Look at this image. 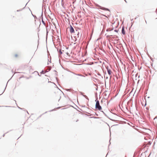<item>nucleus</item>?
Wrapping results in <instances>:
<instances>
[{
  "label": "nucleus",
  "mask_w": 157,
  "mask_h": 157,
  "mask_svg": "<svg viewBox=\"0 0 157 157\" xmlns=\"http://www.w3.org/2000/svg\"><path fill=\"white\" fill-rule=\"evenodd\" d=\"M6 86H7V85H6V87H5V89H4V91H3V92H2V93L1 94H2L3 93V92H4V91H5V89H6Z\"/></svg>",
  "instance_id": "13"
},
{
  "label": "nucleus",
  "mask_w": 157,
  "mask_h": 157,
  "mask_svg": "<svg viewBox=\"0 0 157 157\" xmlns=\"http://www.w3.org/2000/svg\"><path fill=\"white\" fill-rule=\"evenodd\" d=\"M95 114L97 116H98V114H97L96 113H95Z\"/></svg>",
  "instance_id": "16"
},
{
  "label": "nucleus",
  "mask_w": 157,
  "mask_h": 157,
  "mask_svg": "<svg viewBox=\"0 0 157 157\" xmlns=\"http://www.w3.org/2000/svg\"><path fill=\"white\" fill-rule=\"evenodd\" d=\"M48 31L47 30V36L48 35Z\"/></svg>",
  "instance_id": "15"
},
{
  "label": "nucleus",
  "mask_w": 157,
  "mask_h": 157,
  "mask_svg": "<svg viewBox=\"0 0 157 157\" xmlns=\"http://www.w3.org/2000/svg\"><path fill=\"white\" fill-rule=\"evenodd\" d=\"M81 94L85 98L87 99L88 101H89V98L86 95L83 94L82 93H81Z\"/></svg>",
  "instance_id": "8"
},
{
  "label": "nucleus",
  "mask_w": 157,
  "mask_h": 157,
  "mask_svg": "<svg viewBox=\"0 0 157 157\" xmlns=\"http://www.w3.org/2000/svg\"><path fill=\"white\" fill-rule=\"evenodd\" d=\"M41 18H42V22L43 24L44 25H45L46 24L45 23L44 21L43 20V11H42L41 12V14L40 16Z\"/></svg>",
  "instance_id": "5"
},
{
  "label": "nucleus",
  "mask_w": 157,
  "mask_h": 157,
  "mask_svg": "<svg viewBox=\"0 0 157 157\" xmlns=\"http://www.w3.org/2000/svg\"><path fill=\"white\" fill-rule=\"evenodd\" d=\"M95 6H96L98 7L99 8V9H101V10H104L108 11H110V10L109 9L107 8H105L104 7H102L97 4H95Z\"/></svg>",
  "instance_id": "2"
},
{
  "label": "nucleus",
  "mask_w": 157,
  "mask_h": 157,
  "mask_svg": "<svg viewBox=\"0 0 157 157\" xmlns=\"http://www.w3.org/2000/svg\"><path fill=\"white\" fill-rule=\"evenodd\" d=\"M133 19H131V21H132L133 20Z\"/></svg>",
  "instance_id": "24"
},
{
  "label": "nucleus",
  "mask_w": 157,
  "mask_h": 157,
  "mask_svg": "<svg viewBox=\"0 0 157 157\" xmlns=\"http://www.w3.org/2000/svg\"><path fill=\"white\" fill-rule=\"evenodd\" d=\"M114 32H118V30L117 29H115L114 31Z\"/></svg>",
  "instance_id": "11"
},
{
  "label": "nucleus",
  "mask_w": 157,
  "mask_h": 157,
  "mask_svg": "<svg viewBox=\"0 0 157 157\" xmlns=\"http://www.w3.org/2000/svg\"><path fill=\"white\" fill-rule=\"evenodd\" d=\"M5 136V134H4L3 135V136L4 137Z\"/></svg>",
  "instance_id": "26"
},
{
  "label": "nucleus",
  "mask_w": 157,
  "mask_h": 157,
  "mask_svg": "<svg viewBox=\"0 0 157 157\" xmlns=\"http://www.w3.org/2000/svg\"><path fill=\"white\" fill-rule=\"evenodd\" d=\"M137 17H135V19H136Z\"/></svg>",
  "instance_id": "27"
},
{
  "label": "nucleus",
  "mask_w": 157,
  "mask_h": 157,
  "mask_svg": "<svg viewBox=\"0 0 157 157\" xmlns=\"http://www.w3.org/2000/svg\"><path fill=\"white\" fill-rule=\"evenodd\" d=\"M74 75H77V76H81V77H84L85 76L82 75V74H76V73H73Z\"/></svg>",
  "instance_id": "7"
},
{
  "label": "nucleus",
  "mask_w": 157,
  "mask_h": 157,
  "mask_svg": "<svg viewBox=\"0 0 157 157\" xmlns=\"http://www.w3.org/2000/svg\"><path fill=\"white\" fill-rule=\"evenodd\" d=\"M101 111L104 114H105V113L103 111Z\"/></svg>",
  "instance_id": "18"
},
{
  "label": "nucleus",
  "mask_w": 157,
  "mask_h": 157,
  "mask_svg": "<svg viewBox=\"0 0 157 157\" xmlns=\"http://www.w3.org/2000/svg\"><path fill=\"white\" fill-rule=\"evenodd\" d=\"M94 118H97L96 117H94Z\"/></svg>",
  "instance_id": "29"
},
{
  "label": "nucleus",
  "mask_w": 157,
  "mask_h": 157,
  "mask_svg": "<svg viewBox=\"0 0 157 157\" xmlns=\"http://www.w3.org/2000/svg\"><path fill=\"white\" fill-rule=\"evenodd\" d=\"M20 109H21V108L19 107H18Z\"/></svg>",
  "instance_id": "25"
},
{
  "label": "nucleus",
  "mask_w": 157,
  "mask_h": 157,
  "mask_svg": "<svg viewBox=\"0 0 157 157\" xmlns=\"http://www.w3.org/2000/svg\"><path fill=\"white\" fill-rule=\"evenodd\" d=\"M17 54H15V57H17Z\"/></svg>",
  "instance_id": "19"
},
{
  "label": "nucleus",
  "mask_w": 157,
  "mask_h": 157,
  "mask_svg": "<svg viewBox=\"0 0 157 157\" xmlns=\"http://www.w3.org/2000/svg\"><path fill=\"white\" fill-rule=\"evenodd\" d=\"M101 102H102V100H101Z\"/></svg>",
  "instance_id": "30"
},
{
  "label": "nucleus",
  "mask_w": 157,
  "mask_h": 157,
  "mask_svg": "<svg viewBox=\"0 0 157 157\" xmlns=\"http://www.w3.org/2000/svg\"><path fill=\"white\" fill-rule=\"evenodd\" d=\"M44 71L43 70H42L40 72V73L41 74H44Z\"/></svg>",
  "instance_id": "10"
},
{
  "label": "nucleus",
  "mask_w": 157,
  "mask_h": 157,
  "mask_svg": "<svg viewBox=\"0 0 157 157\" xmlns=\"http://www.w3.org/2000/svg\"><path fill=\"white\" fill-rule=\"evenodd\" d=\"M71 90V89H67L66 90H67V91H70V90Z\"/></svg>",
  "instance_id": "12"
},
{
  "label": "nucleus",
  "mask_w": 157,
  "mask_h": 157,
  "mask_svg": "<svg viewBox=\"0 0 157 157\" xmlns=\"http://www.w3.org/2000/svg\"><path fill=\"white\" fill-rule=\"evenodd\" d=\"M50 69H51V68H50L48 69V71H50Z\"/></svg>",
  "instance_id": "21"
},
{
  "label": "nucleus",
  "mask_w": 157,
  "mask_h": 157,
  "mask_svg": "<svg viewBox=\"0 0 157 157\" xmlns=\"http://www.w3.org/2000/svg\"><path fill=\"white\" fill-rule=\"evenodd\" d=\"M124 1H125V2H126V1L125 0H124Z\"/></svg>",
  "instance_id": "28"
},
{
  "label": "nucleus",
  "mask_w": 157,
  "mask_h": 157,
  "mask_svg": "<svg viewBox=\"0 0 157 157\" xmlns=\"http://www.w3.org/2000/svg\"><path fill=\"white\" fill-rule=\"evenodd\" d=\"M38 75H39L40 76H41L40 75H39V74L38 73Z\"/></svg>",
  "instance_id": "23"
},
{
  "label": "nucleus",
  "mask_w": 157,
  "mask_h": 157,
  "mask_svg": "<svg viewBox=\"0 0 157 157\" xmlns=\"http://www.w3.org/2000/svg\"><path fill=\"white\" fill-rule=\"evenodd\" d=\"M67 55H68L69 54V53H67Z\"/></svg>",
  "instance_id": "22"
},
{
  "label": "nucleus",
  "mask_w": 157,
  "mask_h": 157,
  "mask_svg": "<svg viewBox=\"0 0 157 157\" xmlns=\"http://www.w3.org/2000/svg\"><path fill=\"white\" fill-rule=\"evenodd\" d=\"M110 30H109V29H107L106 30L107 31H110Z\"/></svg>",
  "instance_id": "14"
},
{
  "label": "nucleus",
  "mask_w": 157,
  "mask_h": 157,
  "mask_svg": "<svg viewBox=\"0 0 157 157\" xmlns=\"http://www.w3.org/2000/svg\"><path fill=\"white\" fill-rule=\"evenodd\" d=\"M121 32L122 34L124 35L125 33V31L124 30V27L123 26L122 28Z\"/></svg>",
  "instance_id": "6"
},
{
  "label": "nucleus",
  "mask_w": 157,
  "mask_h": 157,
  "mask_svg": "<svg viewBox=\"0 0 157 157\" xmlns=\"http://www.w3.org/2000/svg\"><path fill=\"white\" fill-rule=\"evenodd\" d=\"M79 33H78L77 34V35H79Z\"/></svg>",
  "instance_id": "20"
},
{
  "label": "nucleus",
  "mask_w": 157,
  "mask_h": 157,
  "mask_svg": "<svg viewBox=\"0 0 157 157\" xmlns=\"http://www.w3.org/2000/svg\"><path fill=\"white\" fill-rule=\"evenodd\" d=\"M96 102L95 104V108L98 110L100 111L102 109V107L100 105L99 101L98 100V98L95 100Z\"/></svg>",
  "instance_id": "1"
},
{
  "label": "nucleus",
  "mask_w": 157,
  "mask_h": 157,
  "mask_svg": "<svg viewBox=\"0 0 157 157\" xmlns=\"http://www.w3.org/2000/svg\"><path fill=\"white\" fill-rule=\"evenodd\" d=\"M106 68L107 70V71L108 74L109 75H110L111 74V73L112 72L111 70H110V69H109L108 68V66H107V67H106Z\"/></svg>",
  "instance_id": "4"
},
{
  "label": "nucleus",
  "mask_w": 157,
  "mask_h": 157,
  "mask_svg": "<svg viewBox=\"0 0 157 157\" xmlns=\"http://www.w3.org/2000/svg\"><path fill=\"white\" fill-rule=\"evenodd\" d=\"M21 10H17V12H19V11H21Z\"/></svg>",
  "instance_id": "17"
},
{
  "label": "nucleus",
  "mask_w": 157,
  "mask_h": 157,
  "mask_svg": "<svg viewBox=\"0 0 157 157\" xmlns=\"http://www.w3.org/2000/svg\"><path fill=\"white\" fill-rule=\"evenodd\" d=\"M59 53L60 55H61L62 54V52L61 51V49H59Z\"/></svg>",
  "instance_id": "9"
},
{
  "label": "nucleus",
  "mask_w": 157,
  "mask_h": 157,
  "mask_svg": "<svg viewBox=\"0 0 157 157\" xmlns=\"http://www.w3.org/2000/svg\"><path fill=\"white\" fill-rule=\"evenodd\" d=\"M70 32L71 33H74L75 32V31L74 28L72 27V26L70 25Z\"/></svg>",
  "instance_id": "3"
}]
</instances>
